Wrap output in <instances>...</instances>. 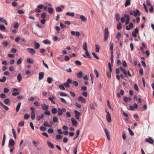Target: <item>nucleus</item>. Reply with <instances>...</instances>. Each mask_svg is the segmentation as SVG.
Returning a JSON list of instances; mask_svg holds the SVG:
<instances>
[{
    "label": "nucleus",
    "instance_id": "1",
    "mask_svg": "<svg viewBox=\"0 0 154 154\" xmlns=\"http://www.w3.org/2000/svg\"><path fill=\"white\" fill-rule=\"evenodd\" d=\"M109 31L107 28H106L104 31V40L105 41H106L109 37Z\"/></svg>",
    "mask_w": 154,
    "mask_h": 154
},
{
    "label": "nucleus",
    "instance_id": "2",
    "mask_svg": "<svg viewBox=\"0 0 154 154\" xmlns=\"http://www.w3.org/2000/svg\"><path fill=\"white\" fill-rule=\"evenodd\" d=\"M105 112L106 113V119L107 121L109 122H110L112 121L111 115L109 113V112L107 111L106 110H105Z\"/></svg>",
    "mask_w": 154,
    "mask_h": 154
},
{
    "label": "nucleus",
    "instance_id": "3",
    "mask_svg": "<svg viewBox=\"0 0 154 154\" xmlns=\"http://www.w3.org/2000/svg\"><path fill=\"white\" fill-rule=\"evenodd\" d=\"M71 33L73 36H76L77 37H79L80 35V33L79 31L75 32L73 31H71Z\"/></svg>",
    "mask_w": 154,
    "mask_h": 154
},
{
    "label": "nucleus",
    "instance_id": "4",
    "mask_svg": "<svg viewBox=\"0 0 154 154\" xmlns=\"http://www.w3.org/2000/svg\"><path fill=\"white\" fill-rule=\"evenodd\" d=\"M145 141L146 142L151 144H153L154 143V140L151 137H149L148 138L146 139Z\"/></svg>",
    "mask_w": 154,
    "mask_h": 154
},
{
    "label": "nucleus",
    "instance_id": "5",
    "mask_svg": "<svg viewBox=\"0 0 154 154\" xmlns=\"http://www.w3.org/2000/svg\"><path fill=\"white\" fill-rule=\"evenodd\" d=\"M13 92H14L12 94V95L13 96H16L17 95H19V92L18 91V90L16 88H13Z\"/></svg>",
    "mask_w": 154,
    "mask_h": 154
},
{
    "label": "nucleus",
    "instance_id": "6",
    "mask_svg": "<svg viewBox=\"0 0 154 154\" xmlns=\"http://www.w3.org/2000/svg\"><path fill=\"white\" fill-rule=\"evenodd\" d=\"M74 113L76 119L77 120L79 119V116H81L80 113L77 110H75Z\"/></svg>",
    "mask_w": 154,
    "mask_h": 154
},
{
    "label": "nucleus",
    "instance_id": "7",
    "mask_svg": "<svg viewBox=\"0 0 154 154\" xmlns=\"http://www.w3.org/2000/svg\"><path fill=\"white\" fill-rule=\"evenodd\" d=\"M113 44L112 42H110L109 44V49L111 50V54L113 53Z\"/></svg>",
    "mask_w": 154,
    "mask_h": 154
},
{
    "label": "nucleus",
    "instance_id": "8",
    "mask_svg": "<svg viewBox=\"0 0 154 154\" xmlns=\"http://www.w3.org/2000/svg\"><path fill=\"white\" fill-rule=\"evenodd\" d=\"M124 16L126 18V20L125 22V24L127 25L129 23L130 20V17L129 16L126 14H125L124 15Z\"/></svg>",
    "mask_w": 154,
    "mask_h": 154
},
{
    "label": "nucleus",
    "instance_id": "9",
    "mask_svg": "<svg viewBox=\"0 0 154 154\" xmlns=\"http://www.w3.org/2000/svg\"><path fill=\"white\" fill-rule=\"evenodd\" d=\"M14 141L12 139H11L9 140V147H11V146H13L14 145Z\"/></svg>",
    "mask_w": 154,
    "mask_h": 154
},
{
    "label": "nucleus",
    "instance_id": "10",
    "mask_svg": "<svg viewBox=\"0 0 154 154\" xmlns=\"http://www.w3.org/2000/svg\"><path fill=\"white\" fill-rule=\"evenodd\" d=\"M44 74L43 72H40L39 73V79L40 80L43 79Z\"/></svg>",
    "mask_w": 154,
    "mask_h": 154
},
{
    "label": "nucleus",
    "instance_id": "11",
    "mask_svg": "<svg viewBox=\"0 0 154 154\" xmlns=\"http://www.w3.org/2000/svg\"><path fill=\"white\" fill-rule=\"evenodd\" d=\"M133 28V24L131 22L129 23V27H128V26H126V29L128 30H130L131 28Z\"/></svg>",
    "mask_w": 154,
    "mask_h": 154
},
{
    "label": "nucleus",
    "instance_id": "12",
    "mask_svg": "<svg viewBox=\"0 0 154 154\" xmlns=\"http://www.w3.org/2000/svg\"><path fill=\"white\" fill-rule=\"evenodd\" d=\"M133 13L134 16V17H136L137 15H139L140 14L139 11L138 9H136V10L134 11Z\"/></svg>",
    "mask_w": 154,
    "mask_h": 154
},
{
    "label": "nucleus",
    "instance_id": "13",
    "mask_svg": "<svg viewBox=\"0 0 154 154\" xmlns=\"http://www.w3.org/2000/svg\"><path fill=\"white\" fill-rule=\"evenodd\" d=\"M80 17L81 20L83 22H86L87 21L86 18L83 15H80Z\"/></svg>",
    "mask_w": 154,
    "mask_h": 154
},
{
    "label": "nucleus",
    "instance_id": "14",
    "mask_svg": "<svg viewBox=\"0 0 154 154\" xmlns=\"http://www.w3.org/2000/svg\"><path fill=\"white\" fill-rule=\"evenodd\" d=\"M27 50H29V52L32 54H34L35 53V51L33 48H28Z\"/></svg>",
    "mask_w": 154,
    "mask_h": 154
},
{
    "label": "nucleus",
    "instance_id": "15",
    "mask_svg": "<svg viewBox=\"0 0 154 154\" xmlns=\"http://www.w3.org/2000/svg\"><path fill=\"white\" fill-rule=\"evenodd\" d=\"M78 100L81 101V102L82 103H85L86 102L85 100L81 96L79 97Z\"/></svg>",
    "mask_w": 154,
    "mask_h": 154
},
{
    "label": "nucleus",
    "instance_id": "16",
    "mask_svg": "<svg viewBox=\"0 0 154 154\" xmlns=\"http://www.w3.org/2000/svg\"><path fill=\"white\" fill-rule=\"evenodd\" d=\"M71 121L72 125L74 126H76L77 125V121L75 120L74 119L72 118L71 119Z\"/></svg>",
    "mask_w": 154,
    "mask_h": 154
},
{
    "label": "nucleus",
    "instance_id": "17",
    "mask_svg": "<svg viewBox=\"0 0 154 154\" xmlns=\"http://www.w3.org/2000/svg\"><path fill=\"white\" fill-rule=\"evenodd\" d=\"M85 51V55H83V57H87V58H91V56H90V54H89L88 50H87Z\"/></svg>",
    "mask_w": 154,
    "mask_h": 154
},
{
    "label": "nucleus",
    "instance_id": "18",
    "mask_svg": "<svg viewBox=\"0 0 154 154\" xmlns=\"http://www.w3.org/2000/svg\"><path fill=\"white\" fill-rule=\"evenodd\" d=\"M41 106L42 109L43 110H46L48 108V105L45 104H42Z\"/></svg>",
    "mask_w": 154,
    "mask_h": 154
},
{
    "label": "nucleus",
    "instance_id": "19",
    "mask_svg": "<svg viewBox=\"0 0 154 154\" xmlns=\"http://www.w3.org/2000/svg\"><path fill=\"white\" fill-rule=\"evenodd\" d=\"M0 23H2L6 25L8 24L6 20L2 18H0Z\"/></svg>",
    "mask_w": 154,
    "mask_h": 154
},
{
    "label": "nucleus",
    "instance_id": "20",
    "mask_svg": "<svg viewBox=\"0 0 154 154\" xmlns=\"http://www.w3.org/2000/svg\"><path fill=\"white\" fill-rule=\"evenodd\" d=\"M83 48L85 51L88 50L87 48V43L85 42L83 44Z\"/></svg>",
    "mask_w": 154,
    "mask_h": 154
},
{
    "label": "nucleus",
    "instance_id": "21",
    "mask_svg": "<svg viewBox=\"0 0 154 154\" xmlns=\"http://www.w3.org/2000/svg\"><path fill=\"white\" fill-rule=\"evenodd\" d=\"M123 99L125 102H127L128 100H131V97L127 98L125 96L123 97Z\"/></svg>",
    "mask_w": 154,
    "mask_h": 154
},
{
    "label": "nucleus",
    "instance_id": "22",
    "mask_svg": "<svg viewBox=\"0 0 154 154\" xmlns=\"http://www.w3.org/2000/svg\"><path fill=\"white\" fill-rule=\"evenodd\" d=\"M17 79L19 82H20L21 81L22 79V77L20 73L18 74L17 76Z\"/></svg>",
    "mask_w": 154,
    "mask_h": 154
},
{
    "label": "nucleus",
    "instance_id": "23",
    "mask_svg": "<svg viewBox=\"0 0 154 154\" xmlns=\"http://www.w3.org/2000/svg\"><path fill=\"white\" fill-rule=\"evenodd\" d=\"M80 130H78L76 131V137H74L73 138V139L74 140H75L79 136V134H80Z\"/></svg>",
    "mask_w": 154,
    "mask_h": 154
},
{
    "label": "nucleus",
    "instance_id": "24",
    "mask_svg": "<svg viewBox=\"0 0 154 154\" xmlns=\"http://www.w3.org/2000/svg\"><path fill=\"white\" fill-rule=\"evenodd\" d=\"M66 15L67 16L73 17L74 16V14L73 12L70 13L69 12H67Z\"/></svg>",
    "mask_w": 154,
    "mask_h": 154
},
{
    "label": "nucleus",
    "instance_id": "25",
    "mask_svg": "<svg viewBox=\"0 0 154 154\" xmlns=\"http://www.w3.org/2000/svg\"><path fill=\"white\" fill-rule=\"evenodd\" d=\"M21 104V102H19L18 103V104L16 108V111L17 112H18L19 111Z\"/></svg>",
    "mask_w": 154,
    "mask_h": 154
},
{
    "label": "nucleus",
    "instance_id": "26",
    "mask_svg": "<svg viewBox=\"0 0 154 154\" xmlns=\"http://www.w3.org/2000/svg\"><path fill=\"white\" fill-rule=\"evenodd\" d=\"M34 44H35V47L34 48L35 49H38L40 46V44L38 43H36L35 42H34Z\"/></svg>",
    "mask_w": 154,
    "mask_h": 154
},
{
    "label": "nucleus",
    "instance_id": "27",
    "mask_svg": "<svg viewBox=\"0 0 154 154\" xmlns=\"http://www.w3.org/2000/svg\"><path fill=\"white\" fill-rule=\"evenodd\" d=\"M32 143L35 147H36L38 144L39 143V142L38 141L36 142L35 140H33L32 141Z\"/></svg>",
    "mask_w": 154,
    "mask_h": 154
},
{
    "label": "nucleus",
    "instance_id": "28",
    "mask_svg": "<svg viewBox=\"0 0 154 154\" xmlns=\"http://www.w3.org/2000/svg\"><path fill=\"white\" fill-rule=\"evenodd\" d=\"M116 20L118 21L119 22L120 20L119 18V13H117L116 15Z\"/></svg>",
    "mask_w": 154,
    "mask_h": 154
},
{
    "label": "nucleus",
    "instance_id": "29",
    "mask_svg": "<svg viewBox=\"0 0 154 154\" xmlns=\"http://www.w3.org/2000/svg\"><path fill=\"white\" fill-rule=\"evenodd\" d=\"M47 144L48 146L51 148H53L54 147V146L53 144H52L50 142L48 141L47 142Z\"/></svg>",
    "mask_w": 154,
    "mask_h": 154
},
{
    "label": "nucleus",
    "instance_id": "30",
    "mask_svg": "<svg viewBox=\"0 0 154 154\" xmlns=\"http://www.w3.org/2000/svg\"><path fill=\"white\" fill-rule=\"evenodd\" d=\"M43 43L45 44H50L51 42L48 39L43 40Z\"/></svg>",
    "mask_w": 154,
    "mask_h": 154
},
{
    "label": "nucleus",
    "instance_id": "31",
    "mask_svg": "<svg viewBox=\"0 0 154 154\" xmlns=\"http://www.w3.org/2000/svg\"><path fill=\"white\" fill-rule=\"evenodd\" d=\"M130 1L131 0H127L125 3V7H127L130 5Z\"/></svg>",
    "mask_w": 154,
    "mask_h": 154
},
{
    "label": "nucleus",
    "instance_id": "32",
    "mask_svg": "<svg viewBox=\"0 0 154 154\" xmlns=\"http://www.w3.org/2000/svg\"><path fill=\"white\" fill-rule=\"evenodd\" d=\"M6 139V136L5 134H4L3 135V140L2 142V146H3L5 143V141Z\"/></svg>",
    "mask_w": 154,
    "mask_h": 154
},
{
    "label": "nucleus",
    "instance_id": "33",
    "mask_svg": "<svg viewBox=\"0 0 154 154\" xmlns=\"http://www.w3.org/2000/svg\"><path fill=\"white\" fill-rule=\"evenodd\" d=\"M44 125L45 127H51V125L49 124L48 122H45L44 123Z\"/></svg>",
    "mask_w": 154,
    "mask_h": 154
},
{
    "label": "nucleus",
    "instance_id": "34",
    "mask_svg": "<svg viewBox=\"0 0 154 154\" xmlns=\"http://www.w3.org/2000/svg\"><path fill=\"white\" fill-rule=\"evenodd\" d=\"M121 36V33L119 32H118L116 34V38L118 40V41H119L120 38Z\"/></svg>",
    "mask_w": 154,
    "mask_h": 154
},
{
    "label": "nucleus",
    "instance_id": "35",
    "mask_svg": "<svg viewBox=\"0 0 154 154\" xmlns=\"http://www.w3.org/2000/svg\"><path fill=\"white\" fill-rule=\"evenodd\" d=\"M6 29L5 27L3 25L0 24V30H5Z\"/></svg>",
    "mask_w": 154,
    "mask_h": 154
},
{
    "label": "nucleus",
    "instance_id": "36",
    "mask_svg": "<svg viewBox=\"0 0 154 154\" xmlns=\"http://www.w3.org/2000/svg\"><path fill=\"white\" fill-rule=\"evenodd\" d=\"M58 87L60 89L62 90H65V88L64 85H60L58 86Z\"/></svg>",
    "mask_w": 154,
    "mask_h": 154
},
{
    "label": "nucleus",
    "instance_id": "37",
    "mask_svg": "<svg viewBox=\"0 0 154 154\" xmlns=\"http://www.w3.org/2000/svg\"><path fill=\"white\" fill-rule=\"evenodd\" d=\"M48 10L49 13H52L53 12V9L52 8H48Z\"/></svg>",
    "mask_w": 154,
    "mask_h": 154
},
{
    "label": "nucleus",
    "instance_id": "38",
    "mask_svg": "<svg viewBox=\"0 0 154 154\" xmlns=\"http://www.w3.org/2000/svg\"><path fill=\"white\" fill-rule=\"evenodd\" d=\"M117 28L118 29H121L122 27V25L121 23H119L117 26Z\"/></svg>",
    "mask_w": 154,
    "mask_h": 154
},
{
    "label": "nucleus",
    "instance_id": "39",
    "mask_svg": "<svg viewBox=\"0 0 154 154\" xmlns=\"http://www.w3.org/2000/svg\"><path fill=\"white\" fill-rule=\"evenodd\" d=\"M27 62L29 63H34V61L30 58H28L27 59Z\"/></svg>",
    "mask_w": 154,
    "mask_h": 154
},
{
    "label": "nucleus",
    "instance_id": "40",
    "mask_svg": "<svg viewBox=\"0 0 154 154\" xmlns=\"http://www.w3.org/2000/svg\"><path fill=\"white\" fill-rule=\"evenodd\" d=\"M60 95L62 97H67L68 95L65 93L63 92H61L60 93Z\"/></svg>",
    "mask_w": 154,
    "mask_h": 154
},
{
    "label": "nucleus",
    "instance_id": "41",
    "mask_svg": "<svg viewBox=\"0 0 154 154\" xmlns=\"http://www.w3.org/2000/svg\"><path fill=\"white\" fill-rule=\"evenodd\" d=\"M61 108H58V115L61 116L63 114Z\"/></svg>",
    "mask_w": 154,
    "mask_h": 154
},
{
    "label": "nucleus",
    "instance_id": "42",
    "mask_svg": "<svg viewBox=\"0 0 154 154\" xmlns=\"http://www.w3.org/2000/svg\"><path fill=\"white\" fill-rule=\"evenodd\" d=\"M95 51L96 52H98L99 51L100 48L99 46L97 45H95Z\"/></svg>",
    "mask_w": 154,
    "mask_h": 154
},
{
    "label": "nucleus",
    "instance_id": "43",
    "mask_svg": "<svg viewBox=\"0 0 154 154\" xmlns=\"http://www.w3.org/2000/svg\"><path fill=\"white\" fill-rule=\"evenodd\" d=\"M10 99L9 98H6L4 100V103L5 104H7L10 102Z\"/></svg>",
    "mask_w": 154,
    "mask_h": 154
},
{
    "label": "nucleus",
    "instance_id": "44",
    "mask_svg": "<svg viewBox=\"0 0 154 154\" xmlns=\"http://www.w3.org/2000/svg\"><path fill=\"white\" fill-rule=\"evenodd\" d=\"M52 80V79L51 77H48L47 78V82L49 83H51Z\"/></svg>",
    "mask_w": 154,
    "mask_h": 154
},
{
    "label": "nucleus",
    "instance_id": "45",
    "mask_svg": "<svg viewBox=\"0 0 154 154\" xmlns=\"http://www.w3.org/2000/svg\"><path fill=\"white\" fill-rule=\"evenodd\" d=\"M104 131L106 135V136H107L109 135V132L107 129L106 128H104Z\"/></svg>",
    "mask_w": 154,
    "mask_h": 154
},
{
    "label": "nucleus",
    "instance_id": "46",
    "mask_svg": "<svg viewBox=\"0 0 154 154\" xmlns=\"http://www.w3.org/2000/svg\"><path fill=\"white\" fill-rule=\"evenodd\" d=\"M82 72H79V73H78L77 75L78 77L79 78H81L82 77Z\"/></svg>",
    "mask_w": 154,
    "mask_h": 154
},
{
    "label": "nucleus",
    "instance_id": "47",
    "mask_svg": "<svg viewBox=\"0 0 154 154\" xmlns=\"http://www.w3.org/2000/svg\"><path fill=\"white\" fill-rule=\"evenodd\" d=\"M22 62V60L21 58L18 59L17 62V65L20 64Z\"/></svg>",
    "mask_w": 154,
    "mask_h": 154
},
{
    "label": "nucleus",
    "instance_id": "48",
    "mask_svg": "<svg viewBox=\"0 0 154 154\" xmlns=\"http://www.w3.org/2000/svg\"><path fill=\"white\" fill-rule=\"evenodd\" d=\"M65 38V35H64L61 34L60 35V37L59 38V39H58V41L60 39H63Z\"/></svg>",
    "mask_w": 154,
    "mask_h": 154
},
{
    "label": "nucleus",
    "instance_id": "49",
    "mask_svg": "<svg viewBox=\"0 0 154 154\" xmlns=\"http://www.w3.org/2000/svg\"><path fill=\"white\" fill-rule=\"evenodd\" d=\"M72 83L75 87L78 86L79 85L78 82L76 81H73Z\"/></svg>",
    "mask_w": 154,
    "mask_h": 154
},
{
    "label": "nucleus",
    "instance_id": "50",
    "mask_svg": "<svg viewBox=\"0 0 154 154\" xmlns=\"http://www.w3.org/2000/svg\"><path fill=\"white\" fill-rule=\"evenodd\" d=\"M52 112L53 114H55L57 112V109L55 108L52 109Z\"/></svg>",
    "mask_w": 154,
    "mask_h": 154
},
{
    "label": "nucleus",
    "instance_id": "51",
    "mask_svg": "<svg viewBox=\"0 0 154 154\" xmlns=\"http://www.w3.org/2000/svg\"><path fill=\"white\" fill-rule=\"evenodd\" d=\"M24 122L23 121H22L20 122L18 124V125L20 126H22L24 125Z\"/></svg>",
    "mask_w": 154,
    "mask_h": 154
},
{
    "label": "nucleus",
    "instance_id": "52",
    "mask_svg": "<svg viewBox=\"0 0 154 154\" xmlns=\"http://www.w3.org/2000/svg\"><path fill=\"white\" fill-rule=\"evenodd\" d=\"M113 54H111L110 60L111 63H113Z\"/></svg>",
    "mask_w": 154,
    "mask_h": 154
},
{
    "label": "nucleus",
    "instance_id": "53",
    "mask_svg": "<svg viewBox=\"0 0 154 154\" xmlns=\"http://www.w3.org/2000/svg\"><path fill=\"white\" fill-rule=\"evenodd\" d=\"M53 129L52 128H50L48 129V132L50 134H52L53 132Z\"/></svg>",
    "mask_w": 154,
    "mask_h": 154
},
{
    "label": "nucleus",
    "instance_id": "54",
    "mask_svg": "<svg viewBox=\"0 0 154 154\" xmlns=\"http://www.w3.org/2000/svg\"><path fill=\"white\" fill-rule=\"evenodd\" d=\"M75 63L78 65H81L82 64L78 60H75Z\"/></svg>",
    "mask_w": 154,
    "mask_h": 154
},
{
    "label": "nucleus",
    "instance_id": "55",
    "mask_svg": "<svg viewBox=\"0 0 154 154\" xmlns=\"http://www.w3.org/2000/svg\"><path fill=\"white\" fill-rule=\"evenodd\" d=\"M90 107L91 109H94V104L93 103H91L90 104Z\"/></svg>",
    "mask_w": 154,
    "mask_h": 154
},
{
    "label": "nucleus",
    "instance_id": "56",
    "mask_svg": "<svg viewBox=\"0 0 154 154\" xmlns=\"http://www.w3.org/2000/svg\"><path fill=\"white\" fill-rule=\"evenodd\" d=\"M94 72L96 75V77L97 78H98L99 76V75L97 72V71L96 69H95L94 70Z\"/></svg>",
    "mask_w": 154,
    "mask_h": 154
},
{
    "label": "nucleus",
    "instance_id": "57",
    "mask_svg": "<svg viewBox=\"0 0 154 154\" xmlns=\"http://www.w3.org/2000/svg\"><path fill=\"white\" fill-rule=\"evenodd\" d=\"M60 100L61 101L63 102L64 103H67V102L66 101V100L63 98H60Z\"/></svg>",
    "mask_w": 154,
    "mask_h": 154
},
{
    "label": "nucleus",
    "instance_id": "58",
    "mask_svg": "<svg viewBox=\"0 0 154 154\" xmlns=\"http://www.w3.org/2000/svg\"><path fill=\"white\" fill-rule=\"evenodd\" d=\"M54 98V97H49L48 99L49 100L51 101V102L53 103H55V102L53 100V99Z\"/></svg>",
    "mask_w": 154,
    "mask_h": 154
},
{
    "label": "nucleus",
    "instance_id": "59",
    "mask_svg": "<svg viewBox=\"0 0 154 154\" xmlns=\"http://www.w3.org/2000/svg\"><path fill=\"white\" fill-rule=\"evenodd\" d=\"M4 91L5 93H7L9 92V89L8 88H4Z\"/></svg>",
    "mask_w": 154,
    "mask_h": 154
},
{
    "label": "nucleus",
    "instance_id": "60",
    "mask_svg": "<svg viewBox=\"0 0 154 154\" xmlns=\"http://www.w3.org/2000/svg\"><path fill=\"white\" fill-rule=\"evenodd\" d=\"M17 12L20 14H22L24 13V11L22 10H18Z\"/></svg>",
    "mask_w": 154,
    "mask_h": 154
},
{
    "label": "nucleus",
    "instance_id": "61",
    "mask_svg": "<svg viewBox=\"0 0 154 154\" xmlns=\"http://www.w3.org/2000/svg\"><path fill=\"white\" fill-rule=\"evenodd\" d=\"M92 55H93V56L96 59H99V57L97 56L96 55V54L94 52L92 53Z\"/></svg>",
    "mask_w": 154,
    "mask_h": 154
},
{
    "label": "nucleus",
    "instance_id": "62",
    "mask_svg": "<svg viewBox=\"0 0 154 154\" xmlns=\"http://www.w3.org/2000/svg\"><path fill=\"white\" fill-rule=\"evenodd\" d=\"M29 115L27 114H25L24 116V118L25 119H28L29 117Z\"/></svg>",
    "mask_w": 154,
    "mask_h": 154
},
{
    "label": "nucleus",
    "instance_id": "63",
    "mask_svg": "<svg viewBox=\"0 0 154 154\" xmlns=\"http://www.w3.org/2000/svg\"><path fill=\"white\" fill-rule=\"evenodd\" d=\"M46 17V14L45 13H43L41 15V17L43 19H45Z\"/></svg>",
    "mask_w": 154,
    "mask_h": 154
},
{
    "label": "nucleus",
    "instance_id": "64",
    "mask_svg": "<svg viewBox=\"0 0 154 154\" xmlns=\"http://www.w3.org/2000/svg\"><path fill=\"white\" fill-rule=\"evenodd\" d=\"M34 104L35 105V106H39L40 105V103L39 102H38V101H36V102H35L34 103Z\"/></svg>",
    "mask_w": 154,
    "mask_h": 154
}]
</instances>
